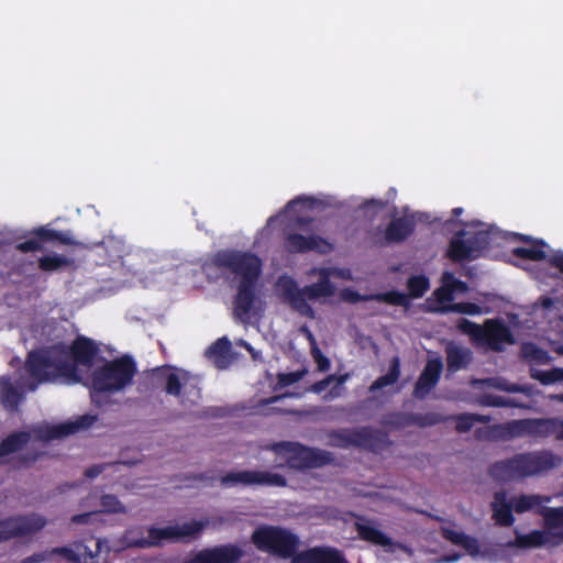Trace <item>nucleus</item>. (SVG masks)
<instances>
[{"label": "nucleus", "mask_w": 563, "mask_h": 563, "mask_svg": "<svg viewBox=\"0 0 563 563\" xmlns=\"http://www.w3.org/2000/svg\"><path fill=\"white\" fill-rule=\"evenodd\" d=\"M99 345L92 339L78 335L70 345L58 342L47 349L29 353L25 367L37 383L66 378L80 382L78 366L90 368L99 354Z\"/></svg>", "instance_id": "nucleus-1"}, {"label": "nucleus", "mask_w": 563, "mask_h": 563, "mask_svg": "<svg viewBox=\"0 0 563 563\" xmlns=\"http://www.w3.org/2000/svg\"><path fill=\"white\" fill-rule=\"evenodd\" d=\"M262 265V260L256 254L238 250H220L202 265L208 278L232 275L239 279L233 298V314L240 321L250 318L257 300Z\"/></svg>", "instance_id": "nucleus-2"}, {"label": "nucleus", "mask_w": 563, "mask_h": 563, "mask_svg": "<svg viewBox=\"0 0 563 563\" xmlns=\"http://www.w3.org/2000/svg\"><path fill=\"white\" fill-rule=\"evenodd\" d=\"M251 541L261 552H267L280 559H291V563H350L336 548L318 545L297 552L300 540L290 530L271 525L257 527Z\"/></svg>", "instance_id": "nucleus-3"}, {"label": "nucleus", "mask_w": 563, "mask_h": 563, "mask_svg": "<svg viewBox=\"0 0 563 563\" xmlns=\"http://www.w3.org/2000/svg\"><path fill=\"white\" fill-rule=\"evenodd\" d=\"M562 462L560 455L543 449L497 461L489 466L488 474L498 482L520 481L548 473L561 466Z\"/></svg>", "instance_id": "nucleus-4"}, {"label": "nucleus", "mask_w": 563, "mask_h": 563, "mask_svg": "<svg viewBox=\"0 0 563 563\" xmlns=\"http://www.w3.org/2000/svg\"><path fill=\"white\" fill-rule=\"evenodd\" d=\"M312 273L319 274L318 282L302 288H299L296 279L288 275L279 276L276 282V289L280 299L289 305L292 310L307 318H314L316 314L308 300L331 297L335 294V286L330 279L329 268H314Z\"/></svg>", "instance_id": "nucleus-5"}, {"label": "nucleus", "mask_w": 563, "mask_h": 563, "mask_svg": "<svg viewBox=\"0 0 563 563\" xmlns=\"http://www.w3.org/2000/svg\"><path fill=\"white\" fill-rule=\"evenodd\" d=\"M137 372L135 361L124 355L117 357L97 367L90 378V397L98 405L102 396L124 390L132 384Z\"/></svg>", "instance_id": "nucleus-6"}, {"label": "nucleus", "mask_w": 563, "mask_h": 563, "mask_svg": "<svg viewBox=\"0 0 563 563\" xmlns=\"http://www.w3.org/2000/svg\"><path fill=\"white\" fill-rule=\"evenodd\" d=\"M165 384V393L177 397L183 405L189 400L195 404L200 398V389L195 385H188V373L172 372L168 366H159L147 372L139 383L140 393L154 391L158 384Z\"/></svg>", "instance_id": "nucleus-7"}, {"label": "nucleus", "mask_w": 563, "mask_h": 563, "mask_svg": "<svg viewBox=\"0 0 563 563\" xmlns=\"http://www.w3.org/2000/svg\"><path fill=\"white\" fill-rule=\"evenodd\" d=\"M209 520H192L183 525L167 526L165 528L150 527L147 537L134 538L141 529L130 530L128 532L129 545L140 549L162 545L164 540L190 542L198 539L208 527Z\"/></svg>", "instance_id": "nucleus-8"}, {"label": "nucleus", "mask_w": 563, "mask_h": 563, "mask_svg": "<svg viewBox=\"0 0 563 563\" xmlns=\"http://www.w3.org/2000/svg\"><path fill=\"white\" fill-rule=\"evenodd\" d=\"M276 454H284L288 467L297 471L319 468L332 464L334 456L331 452L310 448L299 442L282 441L272 444Z\"/></svg>", "instance_id": "nucleus-9"}, {"label": "nucleus", "mask_w": 563, "mask_h": 563, "mask_svg": "<svg viewBox=\"0 0 563 563\" xmlns=\"http://www.w3.org/2000/svg\"><path fill=\"white\" fill-rule=\"evenodd\" d=\"M331 446L347 449L362 448L372 452L385 449L388 444L387 435L371 427L332 430L329 433Z\"/></svg>", "instance_id": "nucleus-10"}, {"label": "nucleus", "mask_w": 563, "mask_h": 563, "mask_svg": "<svg viewBox=\"0 0 563 563\" xmlns=\"http://www.w3.org/2000/svg\"><path fill=\"white\" fill-rule=\"evenodd\" d=\"M503 429L510 439L521 437L545 439L554 434L558 441H563V420L559 418L517 419L504 423Z\"/></svg>", "instance_id": "nucleus-11"}, {"label": "nucleus", "mask_w": 563, "mask_h": 563, "mask_svg": "<svg viewBox=\"0 0 563 563\" xmlns=\"http://www.w3.org/2000/svg\"><path fill=\"white\" fill-rule=\"evenodd\" d=\"M221 485L224 487L243 486H268L286 487L285 476L267 471H239L229 472L221 477Z\"/></svg>", "instance_id": "nucleus-12"}, {"label": "nucleus", "mask_w": 563, "mask_h": 563, "mask_svg": "<svg viewBox=\"0 0 563 563\" xmlns=\"http://www.w3.org/2000/svg\"><path fill=\"white\" fill-rule=\"evenodd\" d=\"M46 523V518L35 512L2 519V541L31 537L41 531Z\"/></svg>", "instance_id": "nucleus-13"}, {"label": "nucleus", "mask_w": 563, "mask_h": 563, "mask_svg": "<svg viewBox=\"0 0 563 563\" xmlns=\"http://www.w3.org/2000/svg\"><path fill=\"white\" fill-rule=\"evenodd\" d=\"M59 243L71 245L74 241L67 232L56 231L46 227H40L30 233L29 239L16 244V250L21 253L41 252L46 243Z\"/></svg>", "instance_id": "nucleus-14"}, {"label": "nucleus", "mask_w": 563, "mask_h": 563, "mask_svg": "<svg viewBox=\"0 0 563 563\" xmlns=\"http://www.w3.org/2000/svg\"><path fill=\"white\" fill-rule=\"evenodd\" d=\"M514 335L509 327L500 319H488L484 322L478 343L494 352H501L505 344H512Z\"/></svg>", "instance_id": "nucleus-15"}, {"label": "nucleus", "mask_w": 563, "mask_h": 563, "mask_svg": "<svg viewBox=\"0 0 563 563\" xmlns=\"http://www.w3.org/2000/svg\"><path fill=\"white\" fill-rule=\"evenodd\" d=\"M284 245L286 251L292 254L316 252L325 255L334 250L333 244L324 238L319 235L305 236L300 233L287 234Z\"/></svg>", "instance_id": "nucleus-16"}, {"label": "nucleus", "mask_w": 563, "mask_h": 563, "mask_svg": "<svg viewBox=\"0 0 563 563\" xmlns=\"http://www.w3.org/2000/svg\"><path fill=\"white\" fill-rule=\"evenodd\" d=\"M242 556L238 545L228 543L202 549L185 563H239Z\"/></svg>", "instance_id": "nucleus-17"}, {"label": "nucleus", "mask_w": 563, "mask_h": 563, "mask_svg": "<svg viewBox=\"0 0 563 563\" xmlns=\"http://www.w3.org/2000/svg\"><path fill=\"white\" fill-rule=\"evenodd\" d=\"M443 371V362L440 357L427 361L413 388V397L424 399L438 385Z\"/></svg>", "instance_id": "nucleus-18"}, {"label": "nucleus", "mask_w": 563, "mask_h": 563, "mask_svg": "<svg viewBox=\"0 0 563 563\" xmlns=\"http://www.w3.org/2000/svg\"><path fill=\"white\" fill-rule=\"evenodd\" d=\"M96 415H82L75 420L66 421L45 428L42 437L45 440L60 439L70 434H75L80 430H87L97 421Z\"/></svg>", "instance_id": "nucleus-19"}, {"label": "nucleus", "mask_w": 563, "mask_h": 563, "mask_svg": "<svg viewBox=\"0 0 563 563\" xmlns=\"http://www.w3.org/2000/svg\"><path fill=\"white\" fill-rule=\"evenodd\" d=\"M563 542V531H542L533 530L527 534L516 533L514 545L520 549H531L545 545L548 543L560 544Z\"/></svg>", "instance_id": "nucleus-20"}, {"label": "nucleus", "mask_w": 563, "mask_h": 563, "mask_svg": "<svg viewBox=\"0 0 563 563\" xmlns=\"http://www.w3.org/2000/svg\"><path fill=\"white\" fill-rule=\"evenodd\" d=\"M465 235V230H460L455 236L450 240L446 256L454 263L473 261L477 257V255L474 254V247L471 245L470 240L465 241L463 239Z\"/></svg>", "instance_id": "nucleus-21"}, {"label": "nucleus", "mask_w": 563, "mask_h": 563, "mask_svg": "<svg viewBox=\"0 0 563 563\" xmlns=\"http://www.w3.org/2000/svg\"><path fill=\"white\" fill-rule=\"evenodd\" d=\"M415 227L416 223L411 218H396L387 224L384 238L387 243H401L413 233Z\"/></svg>", "instance_id": "nucleus-22"}, {"label": "nucleus", "mask_w": 563, "mask_h": 563, "mask_svg": "<svg viewBox=\"0 0 563 563\" xmlns=\"http://www.w3.org/2000/svg\"><path fill=\"white\" fill-rule=\"evenodd\" d=\"M446 367L451 373L466 368L473 361V352L468 347L450 342L445 346Z\"/></svg>", "instance_id": "nucleus-23"}, {"label": "nucleus", "mask_w": 563, "mask_h": 563, "mask_svg": "<svg viewBox=\"0 0 563 563\" xmlns=\"http://www.w3.org/2000/svg\"><path fill=\"white\" fill-rule=\"evenodd\" d=\"M512 504L507 501V495L505 492H496L494 495V501L492 503L493 519L497 526L510 527L515 522L512 515Z\"/></svg>", "instance_id": "nucleus-24"}, {"label": "nucleus", "mask_w": 563, "mask_h": 563, "mask_svg": "<svg viewBox=\"0 0 563 563\" xmlns=\"http://www.w3.org/2000/svg\"><path fill=\"white\" fill-rule=\"evenodd\" d=\"M206 356L213 360L219 368H225L232 361V344L227 336L219 338L206 351Z\"/></svg>", "instance_id": "nucleus-25"}, {"label": "nucleus", "mask_w": 563, "mask_h": 563, "mask_svg": "<svg viewBox=\"0 0 563 563\" xmlns=\"http://www.w3.org/2000/svg\"><path fill=\"white\" fill-rule=\"evenodd\" d=\"M515 239L526 243H533L534 245L531 247H515L512 250L514 256L529 261H543L547 258V254L542 249L545 246V243L542 240H533L531 236L520 233H516Z\"/></svg>", "instance_id": "nucleus-26"}, {"label": "nucleus", "mask_w": 563, "mask_h": 563, "mask_svg": "<svg viewBox=\"0 0 563 563\" xmlns=\"http://www.w3.org/2000/svg\"><path fill=\"white\" fill-rule=\"evenodd\" d=\"M355 530L363 541L380 547L391 544V540L388 536L367 522H355Z\"/></svg>", "instance_id": "nucleus-27"}, {"label": "nucleus", "mask_w": 563, "mask_h": 563, "mask_svg": "<svg viewBox=\"0 0 563 563\" xmlns=\"http://www.w3.org/2000/svg\"><path fill=\"white\" fill-rule=\"evenodd\" d=\"M30 439L31 434L26 431L14 432L2 439V465L9 463V460H7L9 454L22 450Z\"/></svg>", "instance_id": "nucleus-28"}, {"label": "nucleus", "mask_w": 563, "mask_h": 563, "mask_svg": "<svg viewBox=\"0 0 563 563\" xmlns=\"http://www.w3.org/2000/svg\"><path fill=\"white\" fill-rule=\"evenodd\" d=\"M347 378H349V374H342L339 376L331 374V375H328L325 378H323L319 382H316L311 386L310 389H311V391H313L316 394H321L322 391H324L328 388V386L333 380H335V385L333 386V388L328 393V395L324 396L325 399H334L341 395V388H342L343 384L347 380Z\"/></svg>", "instance_id": "nucleus-29"}, {"label": "nucleus", "mask_w": 563, "mask_h": 563, "mask_svg": "<svg viewBox=\"0 0 563 563\" xmlns=\"http://www.w3.org/2000/svg\"><path fill=\"white\" fill-rule=\"evenodd\" d=\"M446 418L448 421H455V430L460 433L470 431L475 423H488L492 420L490 416L468 412L449 416Z\"/></svg>", "instance_id": "nucleus-30"}, {"label": "nucleus", "mask_w": 563, "mask_h": 563, "mask_svg": "<svg viewBox=\"0 0 563 563\" xmlns=\"http://www.w3.org/2000/svg\"><path fill=\"white\" fill-rule=\"evenodd\" d=\"M74 264V261L60 254H48L38 257L37 266L42 272L53 273L64 268H68Z\"/></svg>", "instance_id": "nucleus-31"}, {"label": "nucleus", "mask_w": 563, "mask_h": 563, "mask_svg": "<svg viewBox=\"0 0 563 563\" xmlns=\"http://www.w3.org/2000/svg\"><path fill=\"white\" fill-rule=\"evenodd\" d=\"M550 497L541 495H520L510 499L514 510L517 514H523L533 508L541 506L543 503H549Z\"/></svg>", "instance_id": "nucleus-32"}, {"label": "nucleus", "mask_w": 563, "mask_h": 563, "mask_svg": "<svg viewBox=\"0 0 563 563\" xmlns=\"http://www.w3.org/2000/svg\"><path fill=\"white\" fill-rule=\"evenodd\" d=\"M22 399V394L11 385L10 379L2 376V406L10 411H15Z\"/></svg>", "instance_id": "nucleus-33"}, {"label": "nucleus", "mask_w": 563, "mask_h": 563, "mask_svg": "<svg viewBox=\"0 0 563 563\" xmlns=\"http://www.w3.org/2000/svg\"><path fill=\"white\" fill-rule=\"evenodd\" d=\"M400 376V361L395 356L389 365L388 372L379 376L369 387L371 391L379 390L386 386L394 385Z\"/></svg>", "instance_id": "nucleus-34"}, {"label": "nucleus", "mask_w": 563, "mask_h": 563, "mask_svg": "<svg viewBox=\"0 0 563 563\" xmlns=\"http://www.w3.org/2000/svg\"><path fill=\"white\" fill-rule=\"evenodd\" d=\"M430 288V280L426 275H413L407 279L409 298L418 299L424 296Z\"/></svg>", "instance_id": "nucleus-35"}, {"label": "nucleus", "mask_w": 563, "mask_h": 563, "mask_svg": "<svg viewBox=\"0 0 563 563\" xmlns=\"http://www.w3.org/2000/svg\"><path fill=\"white\" fill-rule=\"evenodd\" d=\"M372 298L379 302H385L393 306L408 307L410 303L408 294L398 290H389L386 292L375 294L372 295Z\"/></svg>", "instance_id": "nucleus-36"}, {"label": "nucleus", "mask_w": 563, "mask_h": 563, "mask_svg": "<svg viewBox=\"0 0 563 563\" xmlns=\"http://www.w3.org/2000/svg\"><path fill=\"white\" fill-rule=\"evenodd\" d=\"M410 423L417 427H431L442 422H446L448 418L438 412L411 413Z\"/></svg>", "instance_id": "nucleus-37"}, {"label": "nucleus", "mask_w": 563, "mask_h": 563, "mask_svg": "<svg viewBox=\"0 0 563 563\" xmlns=\"http://www.w3.org/2000/svg\"><path fill=\"white\" fill-rule=\"evenodd\" d=\"M441 312H455L468 316H477L483 312V309L479 305L474 302H455L451 305H445L440 309Z\"/></svg>", "instance_id": "nucleus-38"}, {"label": "nucleus", "mask_w": 563, "mask_h": 563, "mask_svg": "<svg viewBox=\"0 0 563 563\" xmlns=\"http://www.w3.org/2000/svg\"><path fill=\"white\" fill-rule=\"evenodd\" d=\"M533 379L539 380L542 385H551L556 382H563V368L554 367L549 371H533L531 373Z\"/></svg>", "instance_id": "nucleus-39"}, {"label": "nucleus", "mask_w": 563, "mask_h": 563, "mask_svg": "<svg viewBox=\"0 0 563 563\" xmlns=\"http://www.w3.org/2000/svg\"><path fill=\"white\" fill-rule=\"evenodd\" d=\"M543 517L549 531L563 528V507L545 508Z\"/></svg>", "instance_id": "nucleus-40"}, {"label": "nucleus", "mask_w": 563, "mask_h": 563, "mask_svg": "<svg viewBox=\"0 0 563 563\" xmlns=\"http://www.w3.org/2000/svg\"><path fill=\"white\" fill-rule=\"evenodd\" d=\"M100 504L104 512L108 514H125L124 505L119 500L115 495L106 494L101 497Z\"/></svg>", "instance_id": "nucleus-41"}, {"label": "nucleus", "mask_w": 563, "mask_h": 563, "mask_svg": "<svg viewBox=\"0 0 563 563\" xmlns=\"http://www.w3.org/2000/svg\"><path fill=\"white\" fill-rule=\"evenodd\" d=\"M42 452H37L35 450H27L22 454L15 455L12 460V464L14 468H27L33 463H35L38 457L42 455Z\"/></svg>", "instance_id": "nucleus-42"}, {"label": "nucleus", "mask_w": 563, "mask_h": 563, "mask_svg": "<svg viewBox=\"0 0 563 563\" xmlns=\"http://www.w3.org/2000/svg\"><path fill=\"white\" fill-rule=\"evenodd\" d=\"M87 552V547L80 545L78 547V552L74 551L68 547L53 548L54 555L59 554L63 555L67 561L74 563L81 562V554Z\"/></svg>", "instance_id": "nucleus-43"}, {"label": "nucleus", "mask_w": 563, "mask_h": 563, "mask_svg": "<svg viewBox=\"0 0 563 563\" xmlns=\"http://www.w3.org/2000/svg\"><path fill=\"white\" fill-rule=\"evenodd\" d=\"M305 374H306L305 369L289 372V373H280L277 376V385L279 387L291 386V385L298 383L299 380H301L302 377L305 376Z\"/></svg>", "instance_id": "nucleus-44"}, {"label": "nucleus", "mask_w": 563, "mask_h": 563, "mask_svg": "<svg viewBox=\"0 0 563 563\" xmlns=\"http://www.w3.org/2000/svg\"><path fill=\"white\" fill-rule=\"evenodd\" d=\"M442 283H446L449 287L452 289L453 294L455 292H465L468 287L467 284L454 276L451 272H444L442 275Z\"/></svg>", "instance_id": "nucleus-45"}, {"label": "nucleus", "mask_w": 563, "mask_h": 563, "mask_svg": "<svg viewBox=\"0 0 563 563\" xmlns=\"http://www.w3.org/2000/svg\"><path fill=\"white\" fill-rule=\"evenodd\" d=\"M457 327L462 332L472 335L475 341H479L483 325L476 324L467 319H461Z\"/></svg>", "instance_id": "nucleus-46"}, {"label": "nucleus", "mask_w": 563, "mask_h": 563, "mask_svg": "<svg viewBox=\"0 0 563 563\" xmlns=\"http://www.w3.org/2000/svg\"><path fill=\"white\" fill-rule=\"evenodd\" d=\"M433 295L439 303H453L452 301L454 300V294L446 283H442V286L437 288Z\"/></svg>", "instance_id": "nucleus-47"}, {"label": "nucleus", "mask_w": 563, "mask_h": 563, "mask_svg": "<svg viewBox=\"0 0 563 563\" xmlns=\"http://www.w3.org/2000/svg\"><path fill=\"white\" fill-rule=\"evenodd\" d=\"M489 233L486 231H478L470 239L471 245L474 247V254L478 251L485 250L489 246Z\"/></svg>", "instance_id": "nucleus-48"}, {"label": "nucleus", "mask_w": 563, "mask_h": 563, "mask_svg": "<svg viewBox=\"0 0 563 563\" xmlns=\"http://www.w3.org/2000/svg\"><path fill=\"white\" fill-rule=\"evenodd\" d=\"M461 548H463L472 556H476L481 552L478 540L468 534L464 538Z\"/></svg>", "instance_id": "nucleus-49"}, {"label": "nucleus", "mask_w": 563, "mask_h": 563, "mask_svg": "<svg viewBox=\"0 0 563 563\" xmlns=\"http://www.w3.org/2000/svg\"><path fill=\"white\" fill-rule=\"evenodd\" d=\"M341 297L344 301L351 302V303H356V302L373 299L372 295L364 296V295H361L358 291L349 289V288L342 290Z\"/></svg>", "instance_id": "nucleus-50"}, {"label": "nucleus", "mask_w": 563, "mask_h": 563, "mask_svg": "<svg viewBox=\"0 0 563 563\" xmlns=\"http://www.w3.org/2000/svg\"><path fill=\"white\" fill-rule=\"evenodd\" d=\"M504 424H495L493 427H484V428H477L475 430V437L478 440H492L496 437L494 435V432L497 430H504Z\"/></svg>", "instance_id": "nucleus-51"}, {"label": "nucleus", "mask_w": 563, "mask_h": 563, "mask_svg": "<svg viewBox=\"0 0 563 563\" xmlns=\"http://www.w3.org/2000/svg\"><path fill=\"white\" fill-rule=\"evenodd\" d=\"M482 404L488 407H508L510 405L508 399L499 395H485Z\"/></svg>", "instance_id": "nucleus-52"}, {"label": "nucleus", "mask_w": 563, "mask_h": 563, "mask_svg": "<svg viewBox=\"0 0 563 563\" xmlns=\"http://www.w3.org/2000/svg\"><path fill=\"white\" fill-rule=\"evenodd\" d=\"M52 556H54L53 549L45 550L23 559L22 563H42L52 559Z\"/></svg>", "instance_id": "nucleus-53"}, {"label": "nucleus", "mask_w": 563, "mask_h": 563, "mask_svg": "<svg viewBox=\"0 0 563 563\" xmlns=\"http://www.w3.org/2000/svg\"><path fill=\"white\" fill-rule=\"evenodd\" d=\"M445 538L450 540L453 544L461 547L464 538L467 536L464 532H459L454 530H446L444 533Z\"/></svg>", "instance_id": "nucleus-54"}, {"label": "nucleus", "mask_w": 563, "mask_h": 563, "mask_svg": "<svg viewBox=\"0 0 563 563\" xmlns=\"http://www.w3.org/2000/svg\"><path fill=\"white\" fill-rule=\"evenodd\" d=\"M319 371L327 372L330 368V361L327 356L322 355V353L317 350V353H313Z\"/></svg>", "instance_id": "nucleus-55"}, {"label": "nucleus", "mask_w": 563, "mask_h": 563, "mask_svg": "<svg viewBox=\"0 0 563 563\" xmlns=\"http://www.w3.org/2000/svg\"><path fill=\"white\" fill-rule=\"evenodd\" d=\"M97 512L95 511H91V512H84V514H78V515H74L70 519V521L73 523H76V525H86L89 522L90 518L92 516H95Z\"/></svg>", "instance_id": "nucleus-56"}, {"label": "nucleus", "mask_w": 563, "mask_h": 563, "mask_svg": "<svg viewBox=\"0 0 563 563\" xmlns=\"http://www.w3.org/2000/svg\"><path fill=\"white\" fill-rule=\"evenodd\" d=\"M211 479L206 473H198V474H186L184 478H181V482H206Z\"/></svg>", "instance_id": "nucleus-57"}, {"label": "nucleus", "mask_w": 563, "mask_h": 563, "mask_svg": "<svg viewBox=\"0 0 563 563\" xmlns=\"http://www.w3.org/2000/svg\"><path fill=\"white\" fill-rule=\"evenodd\" d=\"M548 262L552 267L558 268L563 274V254L562 253L551 255L549 257Z\"/></svg>", "instance_id": "nucleus-58"}, {"label": "nucleus", "mask_w": 563, "mask_h": 563, "mask_svg": "<svg viewBox=\"0 0 563 563\" xmlns=\"http://www.w3.org/2000/svg\"><path fill=\"white\" fill-rule=\"evenodd\" d=\"M300 202L307 205L308 207H312L314 205L316 200L311 197H298V198L289 201L288 207H292Z\"/></svg>", "instance_id": "nucleus-59"}, {"label": "nucleus", "mask_w": 563, "mask_h": 563, "mask_svg": "<svg viewBox=\"0 0 563 563\" xmlns=\"http://www.w3.org/2000/svg\"><path fill=\"white\" fill-rule=\"evenodd\" d=\"M102 472V467L99 465H93L85 471V475L89 478L97 477Z\"/></svg>", "instance_id": "nucleus-60"}, {"label": "nucleus", "mask_w": 563, "mask_h": 563, "mask_svg": "<svg viewBox=\"0 0 563 563\" xmlns=\"http://www.w3.org/2000/svg\"><path fill=\"white\" fill-rule=\"evenodd\" d=\"M331 275H335L338 277H341V278H350L351 277V273L349 269H342V268H329Z\"/></svg>", "instance_id": "nucleus-61"}, {"label": "nucleus", "mask_w": 563, "mask_h": 563, "mask_svg": "<svg viewBox=\"0 0 563 563\" xmlns=\"http://www.w3.org/2000/svg\"><path fill=\"white\" fill-rule=\"evenodd\" d=\"M241 346H243L252 355L254 360L257 358L258 352H256L255 349L250 343H247L246 341H242Z\"/></svg>", "instance_id": "nucleus-62"}, {"label": "nucleus", "mask_w": 563, "mask_h": 563, "mask_svg": "<svg viewBox=\"0 0 563 563\" xmlns=\"http://www.w3.org/2000/svg\"><path fill=\"white\" fill-rule=\"evenodd\" d=\"M311 221H312V220H311L310 218L298 217L296 222H297L299 225H308V224H310V223H311Z\"/></svg>", "instance_id": "nucleus-63"}, {"label": "nucleus", "mask_w": 563, "mask_h": 563, "mask_svg": "<svg viewBox=\"0 0 563 563\" xmlns=\"http://www.w3.org/2000/svg\"><path fill=\"white\" fill-rule=\"evenodd\" d=\"M463 211L464 210L461 207L453 208V210H452L453 218L460 217L463 213Z\"/></svg>", "instance_id": "nucleus-64"}]
</instances>
